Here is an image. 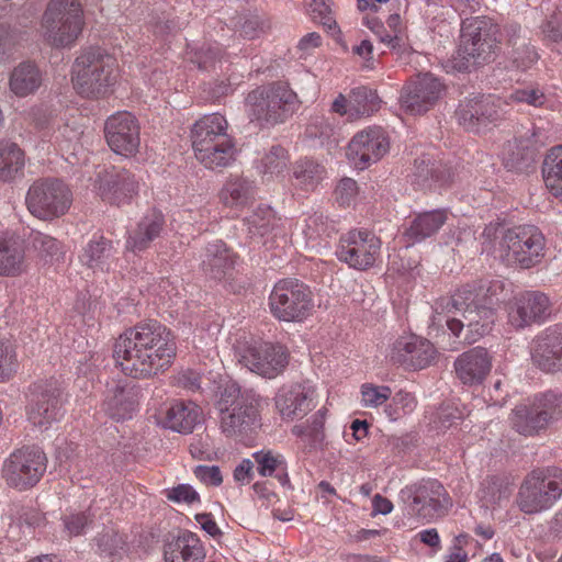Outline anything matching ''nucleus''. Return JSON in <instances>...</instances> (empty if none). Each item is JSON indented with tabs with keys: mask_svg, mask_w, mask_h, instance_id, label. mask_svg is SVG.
I'll return each instance as SVG.
<instances>
[{
	"mask_svg": "<svg viewBox=\"0 0 562 562\" xmlns=\"http://www.w3.org/2000/svg\"><path fill=\"white\" fill-rule=\"evenodd\" d=\"M176 352L173 335L157 321L126 329L113 348V357L122 372L134 379H149L166 371Z\"/></svg>",
	"mask_w": 562,
	"mask_h": 562,
	"instance_id": "1",
	"label": "nucleus"
},
{
	"mask_svg": "<svg viewBox=\"0 0 562 562\" xmlns=\"http://www.w3.org/2000/svg\"><path fill=\"white\" fill-rule=\"evenodd\" d=\"M483 244L497 241L499 258L507 265L524 269L540 262L544 256L546 239L535 225H518L505 228L499 224H488L482 232Z\"/></svg>",
	"mask_w": 562,
	"mask_h": 562,
	"instance_id": "2",
	"label": "nucleus"
},
{
	"mask_svg": "<svg viewBox=\"0 0 562 562\" xmlns=\"http://www.w3.org/2000/svg\"><path fill=\"white\" fill-rule=\"evenodd\" d=\"M499 29L486 16L465 19L461 24L460 44L450 59L458 72L469 71L494 59L499 44Z\"/></svg>",
	"mask_w": 562,
	"mask_h": 562,
	"instance_id": "3",
	"label": "nucleus"
},
{
	"mask_svg": "<svg viewBox=\"0 0 562 562\" xmlns=\"http://www.w3.org/2000/svg\"><path fill=\"white\" fill-rule=\"evenodd\" d=\"M115 58L100 47H89L75 59L71 80L76 91L90 99L108 94L116 81Z\"/></svg>",
	"mask_w": 562,
	"mask_h": 562,
	"instance_id": "4",
	"label": "nucleus"
},
{
	"mask_svg": "<svg viewBox=\"0 0 562 562\" xmlns=\"http://www.w3.org/2000/svg\"><path fill=\"white\" fill-rule=\"evenodd\" d=\"M260 396L254 390H243L237 383H227L217 401L220 427L228 438L246 435L258 423Z\"/></svg>",
	"mask_w": 562,
	"mask_h": 562,
	"instance_id": "5",
	"label": "nucleus"
},
{
	"mask_svg": "<svg viewBox=\"0 0 562 562\" xmlns=\"http://www.w3.org/2000/svg\"><path fill=\"white\" fill-rule=\"evenodd\" d=\"M562 495V470L554 467L537 468L521 481L515 505L526 515L549 510Z\"/></svg>",
	"mask_w": 562,
	"mask_h": 562,
	"instance_id": "6",
	"label": "nucleus"
},
{
	"mask_svg": "<svg viewBox=\"0 0 562 562\" xmlns=\"http://www.w3.org/2000/svg\"><path fill=\"white\" fill-rule=\"evenodd\" d=\"M297 97L285 83L274 82L250 91L246 111L262 127L283 123L295 110Z\"/></svg>",
	"mask_w": 562,
	"mask_h": 562,
	"instance_id": "7",
	"label": "nucleus"
},
{
	"mask_svg": "<svg viewBox=\"0 0 562 562\" xmlns=\"http://www.w3.org/2000/svg\"><path fill=\"white\" fill-rule=\"evenodd\" d=\"M47 42L55 47L71 45L83 26L82 9L77 0H50L43 15Z\"/></svg>",
	"mask_w": 562,
	"mask_h": 562,
	"instance_id": "8",
	"label": "nucleus"
},
{
	"mask_svg": "<svg viewBox=\"0 0 562 562\" xmlns=\"http://www.w3.org/2000/svg\"><path fill=\"white\" fill-rule=\"evenodd\" d=\"M271 314L282 322H302L314 307L308 286L297 279H283L277 282L269 296Z\"/></svg>",
	"mask_w": 562,
	"mask_h": 562,
	"instance_id": "9",
	"label": "nucleus"
},
{
	"mask_svg": "<svg viewBox=\"0 0 562 562\" xmlns=\"http://www.w3.org/2000/svg\"><path fill=\"white\" fill-rule=\"evenodd\" d=\"M400 497L407 505L408 513L425 522L443 517L452 506L447 491L437 480H424L406 486L400 492Z\"/></svg>",
	"mask_w": 562,
	"mask_h": 562,
	"instance_id": "10",
	"label": "nucleus"
},
{
	"mask_svg": "<svg viewBox=\"0 0 562 562\" xmlns=\"http://www.w3.org/2000/svg\"><path fill=\"white\" fill-rule=\"evenodd\" d=\"M381 239L368 231H350L342 235L336 249L337 258L350 268L367 270L380 255Z\"/></svg>",
	"mask_w": 562,
	"mask_h": 562,
	"instance_id": "11",
	"label": "nucleus"
},
{
	"mask_svg": "<svg viewBox=\"0 0 562 562\" xmlns=\"http://www.w3.org/2000/svg\"><path fill=\"white\" fill-rule=\"evenodd\" d=\"M552 303L549 296L540 291L519 293L508 305V323L516 329L532 324H541L551 315Z\"/></svg>",
	"mask_w": 562,
	"mask_h": 562,
	"instance_id": "12",
	"label": "nucleus"
},
{
	"mask_svg": "<svg viewBox=\"0 0 562 562\" xmlns=\"http://www.w3.org/2000/svg\"><path fill=\"white\" fill-rule=\"evenodd\" d=\"M239 362L249 371L268 379L278 376L288 364V353L283 346L261 342L243 350Z\"/></svg>",
	"mask_w": 562,
	"mask_h": 562,
	"instance_id": "13",
	"label": "nucleus"
},
{
	"mask_svg": "<svg viewBox=\"0 0 562 562\" xmlns=\"http://www.w3.org/2000/svg\"><path fill=\"white\" fill-rule=\"evenodd\" d=\"M97 183L101 199L117 206L130 203L139 188L133 172L115 166L99 171Z\"/></svg>",
	"mask_w": 562,
	"mask_h": 562,
	"instance_id": "14",
	"label": "nucleus"
},
{
	"mask_svg": "<svg viewBox=\"0 0 562 562\" xmlns=\"http://www.w3.org/2000/svg\"><path fill=\"white\" fill-rule=\"evenodd\" d=\"M389 148L386 132L382 127L374 126L357 133L350 140L346 155L356 167L363 169L381 159Z\"/></svg>",
	"mask_w": 562,
	"mask_h": 562,
	"instance_id": "15",
	"label": "nucleus"
},
{
	"mask_svg": "<svg viewBox=\"0 0 562 562\" xmlns=\"http://www.w3.org/2000/svg\"><path fill=\"white\" fill-rule=\"evenodd\" d=\"M456 117L465 131L479 133L501 119L498 100L491 94L465 99L459 103Z\"/></svg>",
	"mask_w": 562,
	"mask_h": 562,
	"instance_id": "16",
	"label": "nucleus"
},
{
	"mask_svg": "<svg viewBox=\"0 0 562 562\" xmlns=\"http://www.w3.org/2000/svg\"><path fill=\"white\" fill-rule=\"evenodd\" d=\"M104 132L106 142L115 154L128 157L138 150L139 126L130 112L111 115L105 122Z\"/></svg>",
	"mask_w": 562,
	"mask_h": 562,
	"instance_id": "17",
	"label": "nucleus"
},
{
	"mask_svg": "<svg viewBox=\"0 0 562 562\" xmlns=\"http://www.w3.org/2000/svg\"><path fill=\"white\" fill-rule=\"evenodd\" d=\"M443 85L431 74H423L403 88L401 103L406 112L422 114L427 112L439 99Z\"/></svg>",
	"mask_w": 562,
	"mask_h": 562,
	"instance_id": "18",
	"label": "nucleus"
},
{
	"mask_svg": "<svg viewBox=\"0 0 562 562\" xmlns=\"http://www.w3.org/2000/svg\"><path fill=\"white\" fill-rule=\"evenodd\" d=\"M72 203V194L59 179H44L37 186V218L53 220L64 215Z\"/></svg>",
	"mask_w": 562,
	"mask_h": 562,
	"instance_id": "19",
	"label": "nucleus"
},
{
	"mask_svg": "<svg viewBox=\"0 0 562 562\" xmlns=\"http://www.w3.org/2000/svg\"><path fill=\"white\" fill-rule=\"evenodd\" d=\"M435 355L436 350L429 340L412 335L394 342L391 360L405 369L419 370L428 367Z\"/></svg>",
	"mask_w": 562,
	"mask_h": 562,
	"instance_id": "20",
	"label": "nucleus"
},
{
	"mask_svg": "<svg viewBox=\"0 0 562 562\" xmlns=\"http://www.w3.org/2000/svg\"><path fill=\"white\" fill-rule=\"evenodd\" d=\"M462 317L463 319L448 318L447 326L456 337H460L463 328L467 327L463 340L471 345L492 330L495 322V311L491 306H482L469 310L462 314Z\"/></svg>",
	"mask_w": 562,
	"mask_h": 562,
	"instance_id": "21",
	"label": "nucleus"
},
{
	"mask_svg": "<svg viewBox=\"0 0 562 562\" xmlns=\"http://www.w3.org/2000/svg\"><path fill=\"white\" fill-rule=\"evenodd\" d=\"M454 372L461 383L465 385L481 384L492 369V357L487 349L474 347L462 352L453 363Z\"/></svg>",
	"mask_w": 562,
	"mask_h": 562,
	"instance_id": "22",
	"label": "nucleus"
},
{
	"mask_svg": "<svg viewBox=\"0 0 562 562\" xmlns=\"http://www.w3.org/2000/svg\"><path fill=\"white\" fill-rule=\"evenodd\" d=\"M8 485L19 491L33 487L35 475V450L33 447H23L14 451L5 460L2 469Z\"/></svg>",
	"mask_w": 562,
	"mask_h": 562,
	"instance_id": "23",
	"label": "nucleus"
},
{
	"mask_svg": "<svg viewBox=\"0 0 562 562\" xmlns=\"http://www.w3.org/2000/svg\"><path fill=\"white\" fill-rule=\"evenodd\" d=\"M314 390L300 383L283 385L274 397L276 407L284 419L302 417L312 409Z\"/></svg>",
	"mask_w": 562,
	"mask_h": 562,
	"instance_id": "24",
	"label": "nucleus"
},
{
	"mask_svg": "<svg viewBox=\"0 0 562 562\" xmlns=\"http://www.w3.org/2000/svg\"><path fill=\"white\" fill-rule=\"evenodd\" d=\"M533 363L544 372L562 371V326L548 329L536 340Z\"/></svg>",
	"mask_w": 562,
	"mask_h": 562,
	"instance_id": "25",
	"label": "nucleus"
},
{
	"mask_svg": "<svg viewBox=\"0 0 562 562\" xmlns=\"http://www.w3.org/2000/svg\"><path fill=\"white\" fill-rule=\"evenodd\" d=\"M200 267L211 279L222 280L233 271L236 262L235 254L222 240L209 243L200 255Z\"/></svg>",
	"mask_w": 562,
	"mask_h": 562,
	"instance_id": "26",
	"label": "nucleus"
},
{
	"mask_svg": "<svg viewBox=\"0 0 562 562\" xmlns=\"http://www.w3.org/2000/svg\"><path fill=\"white\" fill-rule=\"evenodd\" d=\"M202 420V409L191 401H173L164 411L160 424L180 434H190Z\"/></svg>",
	"mask_w": 562,
	"mask_h": 562,
	"instance_id": "27",
	"label": "nucleus"
},
{
	"mask_svg": "<svg viewBox=\"0 0 562 562\" xmlns=\"http://www.w3.org/2000/svg\"><path fill=\"white\" fill-rule=\"evenodd\" d=\"M164 558L165 562H205L206 550L195 533L183 531L165 544Z\"/></svg>",
	"mask_w": 562,
	"mask_h": 562,
	"instance_id": "28",
	"label": "nucleus"
},
{
	"mask_svg": "<svg viewBox=\"0 0 562 562\" xmlns=\"http://www.w3.org/2000/svg\"><path fill=\"white\" fill-rule=\"evenodd\" d=\"M138 391L134 385L116 384L104 401L105 413L114 420L131 418L137 406Z\"/></svg>",
	"mask_w": 562,
	"mask_h": 562,
	"instance_id": "29",
	"label": "nucleus"
},
{
	"mask_svg": "<svg viewBox=\"0 0 562 562\" xmlns=\"http://www.w3.org/2000/svg\"><path fill=\"white\" fill-rule=\"evenodd\" d=\"M165 226L162 213L153 210L142 217L137 227L130 234L126 248L133 252L147 249L160 236Z\"/></svg>",
	"mask_w": 562,
	"mask_h": 562,
	"instance_id": "30",
	"label": "nucleus"
},
{
	"mask_svg": "<svg viewBox=\"0 0 562 562\" xmlns=\"http://www.w3.org/2000/svg\"><path fill=\"white\" fill-rule=\"evenodd\" d=\"M227 128L228 123L223 115L213 113L203 116L194 123L191 130L193 149L218 140H227V138L232 137L227 133Z\"/></svg>",
	"mask_w": 562,
	"mask_h": 562,
	"instance_id": "31",
	"label": "nucleus"
},
{
	"mask_svg": "<svg viewBox=\"0 0 562 562\" xmlns=\"http://www.w3.org/2000/svg\"><path fill=\"white\" fill-rule=\"evenodd\" d=\"M196 159L209 169L226 168L236 158V144L233 137L193 149Z\"/></svg>",
	"mask_w": 562,
	"mask_h": 562,
	"instance_id": "32",
	"label": "nucleus"
},
{
	"mask_svg": "<svg viewBox=\"0 0 562 562\" xmlns=\"http://www.w3.org/2000/svg\"><path fill=\"white\" fill-rule=\"evenodd\" d=\"M24 241L11 235H0V276L13 277L24 270Z\"/></svg>",
	"mask_w": 562,
	"mask_h": 562,
	"instance_id": "33",
	"label": "nucleus"
},
{
	"mask_svg": "<svg viewBox=\"0 0 562 562\" xmlns=\"http://www.w3.org/2000/svg\"><path fill=\"white\" fill-rule=\"evenodd\" d=\"M452 176L451 168L441 162H434L425 156L415 160V182L423 188H431L432 184L447 186L452 181Z\"/></svg>",
	"mask_w": 562,
	"mask_h": 562,
	"instance_id": "34",
	"label": "nucleus"
},
{
	"mask_svg": "<svg viewBox=\"0 0 562 562\" xmlns=\"http://www.w3.org/2000/svg\"><path fill=\"white\" fill-rule=\"evenodd\" d=\"M256 193L254 181L241 176H232L221 189L220 200L226 206L241 207L252 201Z\"/></svg>",
	"mask_w": 562,
	"mask_h": 562,
	"instance_id": "35",
	"label": "nucleus"
},
{
	"mask_svg": "<svg viewBox=\"0 0 562 562\" xmlns=\"http://www.w3.org/2000/svg\"><path fill=\"white\" fill-rule=\"evenodd\" d=\"M535 132L528 137H516L508 142L504 151V161L506 168L514 171H522L533 161V140Z\"/></svg>",
	"mask_w": 562,
	"mask_h": 562,
	"instance_id": "36",
	"label": "nucleus"
},
{
	"mask_svg": "<svg viewBox=\"0 0 562 562\" xmlns=\"http://www.w3.org/2000/svg\"><path fill=\"white\" fill-rule=\"evenodd\" d=\"M112 243L100 236L95 240H91L83 248L80 255V261L93 271H109L113 260Z\"/></svg>",
	"mask_w": 562,
	"mask_h": 562,
	"instance_id": "37",
	"label": "nucleus"
},
{
	"mask_svg": "<svg viewBox=\"0 0 562 562\" xmlns=\"http://www.w3.org/2000/svg\"><path fill=\"white\" fill-rule=\"evenodd\" d=\"M447 221L443 210H434L418 214L406 229V236L414 243L422 241L436 234Z\"/></svg>",
	"mask_w": 562,
	"mask_h": 562,
	"instance_id": "38",
	"label": "nucleus"
},
{
	"mask_svg": "<svg viewBox=\"0 0 562 562\" xmlns=\"http://www.w3.org/2000/svg\"><path fill=\"white\" fill-rule=\"evenodd\" d=\"M257 471L261 476H274L283 486L290 485L285 458L272 450H260L252 453Z\"/></svg>",
	"mask_w": 562,
	"mask_h": 562,
	"instance_id": "39",
	"label": "nucleus"
},
{
	"mask_svg": "<svg viewBox=\"0 0 562 562\" xmlns=\"http://www.w3.org/2000/svg\"><path fill=\"white\" fill-rule=\"evenodd\" d=\"M542 176L549 192L562 202V145L553 146L547 153Z\"/></svg>",
	"mask_w": 562,
	"mask_h": 562,
	"instance_id": "40",
	"label": "nucleus"
},
{
	"mask_svg": "<svg viewBox=\"0 0 562 562\" xmlns=\"http://www.w3.org/2000/svg\"><path fill=\"white\" fill-rule=\"evenodd\" d=\"M510 422L513 428L524 436H535L547 428L533 401L530 404L517 405L513 409Z\"/></svg>",
	"mask_w": 562,
	"mask_h": 562,
	"instance_id": "41",
	"label": "nucleus"
},
{
	"mask_svg": "<svg viewBox=\"0 0 562 562\" xmlns=\"http://www.w3.org/2000/svg\"><path fill=\"white\" fill-rule=\"evenodd\" d=\"M293 177L301 189L313 191L325 179L326 168L317 160L305 157L293 165Z\"/></svg>",
	"mask_w": 562,
	"mask_h": 562,
	"instance_id": "42",
	"label": "nucleus"
},
{
	"mask_svg": "<svg viewBox=\"0 0 562 562\" xmlns=\"http://www.w3.org/2000/svg\"><path fill=\"white\" fill-rule=\"evenodd\" d=\"M513 482L507 476H488L482 483V501L486 506H502L509 502Z\"/></svg>",
	"mask_w": 562,
	"mask_h": 562,
	"instance_id": "43",
	"label": "nucleus"
},
{
	"mask_svg": "<svg viewBox=\"0 0 562 562\" xmlns=\"http://www.w3.org/2000/svg\"><path fill=\"white\" fill-rule=\"evenodd\" d=\"M280 218L276 216V212L265 204H259L252 210L251 214L245 217L248 226V233L254 236L263 237L271 233L279 223Z\"/></svg>",
	"mask_w": 562,
	"mask_h": 562,
	"instance_id": "44",
	"label": "nucleus"
},
{
	"mask_svg": "<svg viewBox=\"0 0 562 562\" xmlns=\"http://www.w3.org/2000/svg\"><path fill=\"white\" fill-rule=\"evenodd\" d=\"M289 164L288 151L280 145L272 146L268 153L263 155L257 165L259 173L267 180L278 178L283 175Z\"/></svg>",
	"mask_w": 562,
	"mask_h": 562,
	"instance_id": "45",
	"label": "nucleus"
},
{
	"mask_svg": "<svg viewBox=\"0 0 562 562\" xmlns=\"http://www.w3.org/2000/svg\"><path fill=\"white\" fill-rule=\"evenodd\" d=\"M476 281L468 283L462 288L458 289L456 293L448 300L447 308L448 312L451 310L467 313L469 310L479 308L485 306L481 296L480 290H477Z\"/></svg>",
	"mask_w": 562,
	"mask_h": 562,
	"instance_id": "46",
	"label": "nucleus"
},
{
	"mask_svg": "<svg viewBox=\"0 0 562 562\" xmlns=\"http://www.w3.org/2000/svg\"><path fill=\"white\" fill-rule=\"evenodd\" d=\"M63 416L60 392L53 389L37 397V426L49 425Z\"/></svg>",
	"mask_w": 562,
	"mask_h": 562,
	"instance_id": "47",
	"label": "nucleus"
},
{
	"mask_svg": "<svg viewBox=\"0 0 562 562\" xmlns=\"http://www.w3.org/2000/svg\"><path fill=\"white\" fill-rule=\"evenodd\" d=\"M24 166L23 151L14 143L0 142V179L8 181Z\"/></svg>",
	"mask_w": 562,
	"mask_h": 562,
	"instance_id": "48",
	"label": "nucleus"
},
{
	"mask_svg": "<svg viewBox=\"0 0 562 562\" xmlns=\"http://www.w3.org/2000/svg\"><path fill=\"white\" fill-rule=\"evenodd\" d=\"M348 102L349 112L360 116L370 115L380 106L376 92L364 86L353 88L349 93Z\"/></svg>",
	"mask_w": 562,
	"mask_h": 562,
	"instance_id": "49",
	"label": "nucleus"
},
{
	"mask_svg": "<svg viewBox=\"0 0 562 562\" xmlns=\"http://www.w3.org/2000/svg\"><path fill=\"white\" fill-rule=\"evenodd\" d=\"M326 413V408L317 411L311 419L307 420V425H295L292 428V434L307 440L311 447L315 448L319 446L325 439L324 425Z\"/></svg>",
	"mask_w": 562,
	"mask_h": 562,
	"instance_id": "50",
	"label": "nucleus"
},
{
	"mask_svg": "<svg viewBox=\"0 0 562 562\" xmlns=\"http://www.w3.org/2000/svg\"><path fill=\"white\" fill-rule=\"evenodd\" d=\"M533 402L546 427L562 418V394L548 391L535 396Z\"/></svg>",
	"mask_w": 562,
	"mask_h": 562,
	"instance_id": "51",
	"label": "nucleus"
},
{
	"mask_svg": "<svg viewBox=\"0 0 562 562\" xmlns=\"http://www.w3.org/2000/svg\"><path fill=\"white\" fill-rule=\"evenodd\" d=\"M11 91L18 97H25L35 88V66L31 63H21L11 74Z\"/></svg>",
	"mask_w": 562,
	"mask_h": 562,
	"instance_id": "52",
	"label": "nucleus"
},
{
	"mask_svg": "<svg viewBox=\"0 0 562 562\" xmlns=\"http://www.w3.org/2000/svg\"><path fill=\"white\" fill-rule=\"evenodd\" d=\"M366 25L378 36L381 43H384L387 47L398 53H405L408 50V45L403 35L391 34L384 25L375 18H366Z\"/></svg>",
	"mask_w": 562,
	"mask_h": 562,
	"instance_id": "53",
	"label": "nucleus"
},
{
	"mask_svg": "<svg viewBox=\"0 0 562 562\" xmlns=\"http://www.w3.org/2000/svg\"><path fill=\"white\" fill-rule=\"evenodd\" d=\"M97 552L102 558H115L124 549L125 541L117 532L108 531L95 539Z\"/></svg>",
	"mask_w": 562,
	"mask_h": 562,
	"instance_id": "54",
	"label": "nucleus"
},
{
	"mask_svg": "<svg viewBox=\"0 0 562 562\" xmlns=\"http://www.w3.org/2000/svg\"><path fill=\"white\" fill-rule=\"evenodd\" d=\"M362 405L375 408L383 405L392 396V390L386 385L366 383L361 386Z\"/></svg>",
	"mask_w": 562,
	"mask_h": 562,
	"instance_id": "55",
	"label": "nucleus"
},
{
	"mask_svg": "<svg viewBox=\"0 0 562 562\" xmlns=\"http://www.w3.org/2000/svg\"><path fill=\"white\" fill-rule=\"evenodd\" d=\"M16 371V355L12 346L0 340V383L9 381Z\"/></svg>",
	"mask_w": 562,
	"mask_h": 562,
	"instance_id": "56",
	"label": "nucleus"
},
{
	"mask_svg": "<svg viewBox=\"0 0 562 562\" xmlns=\"http://www.w3.org/2000/svg\"><path fill=\"white\" fill-rule=\"evenodd\" d=\"M310 9L314 21L330 31L337 30V23L331 14L330 0H312Z\"/></svg>",
	"mask_w": 562,
	"mask_h": 562,
	"instance_id": "57",
	"label": "nucleus"
},
{
	"mask_svg": "<svg viewBox=\"0 0 562 562\" xmlns=\"http://www.w3.org/2000/svg\"><path fill=\"white\" fill-rule=\"evenodd\" d=\"M477 286L485 306H491L501 300L505 290V283L502 280H476Z\"/></svg>",
	"mask_w": 562,
	"mask_h": 562,
	"instance_id": "58",
	"label": "nucleus"
},
{
	"mask_svg": "<svg viewBox=\"0 0 562 562\" xmlns=\"http://www.w3.org/2000/svg\"><path fill=\"white\" fill-rule=\"evenodd\" d=\"M38 241L41 243V248L40 252H37V257L40 256L44 263L59 260L63 251L59 243L55 238L37 233V243Z\"/></svg>",
	"mask_w": 562,
	"mask_h": 562,
	"instance_id": "59",
	"label": "nucleus"
},
{
	"mask_svg": "<svg viewBox=\"0 0 562 562\" xmlns=\"http://www.w3.org/2000/svg\"><path fill=\"white\" fill-rule=\"evenodd\" d=\"M509 100L532 106H541L546 102V95L539 88L527 87L513 91L509 95Z\"/></svg>",
	"mask_w": 562,
	"mask_h": 562,
	"instance_id": "60",
	"label": "nucleus"
},
{
	"mask_svg": "<svg viewBox=\"0 0 562 562\" xmlns=\"http://www.w3.org/2000/svg\"><path fill=\"white\" fill-rule=\"evenodd\" d=\"M27 34L18 29H0V57L8 55L13 46L22 45Z\"/></svg>",
	"mask_w": 562,
	"mask_h": 562,
	"instance_id": "61",
	"label": "nucleus"
},
{
	"mask_svg": "<svg viewBox=\"0 0 562 562\" xmlns=\"http://www.w3.org/2000/svg\"><path fill=\"white\" fill-rule=\"evenodd\" d=\"M357 192V182L351 178L341 179L335 190L336 199L340 205H349Z\"/></svg>",
	"mask_w": 562,
	"mask_h": 562,
	"instance_id": "62",
	"label": "nucleus"
},
{
	"mask_svg": "<svg viewBox=\"0 0 562 562\" xmlns=\"http://www.w3.org/2000/svg\"><path fill=\"white\" fill-rule=\"evenodd\" d=\"M193 473L198 480L207 485L218 486L223 482L220 468L216 465H196Z\"/></svg>",
	"mask_w": 562,
	"mask_h": 562,
	"instance_id": "63",
	"label": "nucleus"
},
{
	"mask_svg": "<svg viewBox=\"0 0 562 562\" xmlns=\"http://www.w3.org/2000/svg\"><path fill=\"white\" fill-rule=\"evenodd\" d=\"M168 499L175 503L192 504L194 502H199L200 497L191 485L179 484L168 493Z\"/></svg>",
	"mask_w": 562,
	"mask_h": 562,
	"instance_id": "64",
	"label": "nucleus"
}]
</instances>
